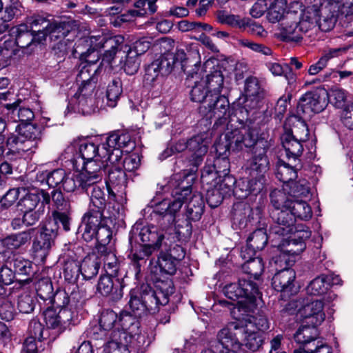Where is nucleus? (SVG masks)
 Listing matches in <instances>:
<instances>
[{"instance_id":"nucleus-23","label":"nucleus","mask_w":353,"mask_h":353,"mask_svg":"<svg viewBox=\"0 0 353 353\" xmlns=\"http://www.w3.org/2000/svg\"><path fill=\"white\" fill-rule=\"evenodd\" d=\"M67 313L65 309H60L59 312L51 307L46 310L43 316L47 330H52L55 335L61 333L65 327V321L63 319V316Z\"/></svg>"},{"instance_id":"nucleus-46","label":"nucleus","mask_w":353,"mask_h":353,"mask_svg":"<svg viewBox=\"0 0 353 353\" xmlns=\"http://www.w3.org/2000/svg\"><path fill=\"white\" fill-rule=\"evenodd\" d=\"M294 219L307 221L312 216V210L310 205L301 200H292L291 207L289 208Z\"/></svg>"},{"instance_id":"nucleus-52","label":"nucleus","mask_w":353,"mask_h":353,"mask_svg":"<svg viewBox=\"0 0 353 353\" xmlns=\"http://www.w3.org/2000/svg\"><path fill=\"white\" fill-rule=\"evenodd\" d=\"M270 201L274 210L289 209L291 207L292 199L285 194L284 190H274L270 193Z\"/></svg>"},{"instance_id":"nucleus-18","label":"nucleus","mask_w":353,"mask_h":353,"mask_svg":"<svg viewBox=\"0 0 353 353\" xmlns=\"http://www.w3.org/2000/svg\"><path fill=\"white\" fill-rule=\"evenodd\" d=\"M82 165L83 170L80 172L85 176V179L90 186L101 181L105 170L108 168L103 159L99 157V159L94 158L88 161H83Z\"/></svg>"},{"instance_id":"nucleus-53","label":"nucleus","mask_w":353,"mask_h":353,"mask_svg":"<svg viewBox=\"0 0 353 353\" xmlns=\"http://www.w3.org/2000/svg\"><path fill=\"white\" fill-rule=\"evenodd\" d=\"M152 252L153 250L151 248L141 245L139 250L131 254V260L137 274L141 271V267L145 264L147 257H148Z\"/></svg>"},{"instance_id":"nucleus-2","label":"nucleus","mask_w":353,"mask_h":353,"mask_svg":"<svg viewBox=\"0 0 353 353\" xmlns=\"http://www.w3.org/2000/svg\"><path fill=\"white\" fill-rule=\"evenodd\" d=\"M191 186L180 188L175 192L179 196L173 201L163 199L156 205L150 214L151 220L157 225L143 227L139 232V237L143 246L150 247L152 250L159 248L163 244L166 246L180 241L185 233L180 230V225H173L176 214L181 208L183 203L190 196Z\"/></svg>"},{"instance_id":"nucleus-19","label":"nucleus","mask_w":353,"mask_h":353,"mask_svg":"<svg viewBox=\"0 0 353 353\" xmlns=\"http://www.w3.org/2000/svg\"><path fill=\"white\" fill-rule=\"evenodd\" d=\"M97 290L103 296H109L117 301L123 296V285L116 276L109 274L101 276L97 284Z\"/></svg>"},{"instance_id":"nucleus-43","label":"nucleus","mask_w":353,"mask_h":353,"mask_svg":"<svg viewBox=\"0 0 353 353\" xmlns=\"http://www.w3.org/2000/svg\"><path fill=\"white\" fill-rule=\"evenodd\" d=\"M141 301L145 305V313L155 314L159 311V306L161 305L162 299L159 297L154 290L149 288L145 289L141 293Z\"/></svg>"},{"instance_id":"nucleus-16","label":"nucleus","mask_w":353,"mask_h":353,"mask_svg":"<svg viewBox=\"0 0 353 353\" xmlns=\"http://www.w3.org/2000/svg\"><path fill=\"white\" fill-rule=\"evenodd\" d=\"M299 312L303 318L308 319L307 323L314 325H321L325 318L323 303L320 300H303Z\"/></svg>"},{"instance_id":"nucleus-63","label":"nucleus","mask_w":353,"mask_h":353,"mask_svg":"<svg viewBox=\"0 0 353 353\" xmlns=\"http://www.w3.org/2000/svg\"><path fill=\"white\" fill-rule=\"evenodd\" d=\"M217 18L220 23L233 27L241 28L247 24L245 19H241L239 15L228 14L225 11H219Z\"/></svg>"},{"instance_id":"nucleus-26","label":"nucleus","mask_w":353,"mask_h":353,"mask_svg":"<svg viewBox=\"0 0 353 353\" xmlns=\"http://www.w3.org/2000/svg\"><path fill=\"white\" fill-rule=\"evenodd\" d=\"M234 318L238 320L235 323H242V325L252 324L253 325L252 329L261 333L267 330L270 327L268 319L261 312L256 314L255 316H250L248 314V312H241L235 315Z\"/></svg>"},{"instance_id":"nucleus-28","label":"nucleus","mask_w":353,"mask_h":353,"mask_svg":"<svg viewBox=\"0 0 353 353\" xmlns=\"http://www.w3.org/2000/svg\"><path fill=\"white\" fill-rule=\"evenodd\" d=\"M20 101L12 103L6 105L8 110V114L9 118L13 122H21L22 126L25 124H29L28 122L32 121L34 115L32 110L28 108L21 107L19 105Z\"/></svg>"},{"instance_id":"nucleus-13","label":"nucleus","mask_w":353,"mask_h":353,"mask_svg":"<svg viewBox=\"0 0 353 353\" xmlns=\"http://www.w3.org/2000/svg\"><path fill=\"white\" fill-rule=\"evenodd\" d=\"M229 101L223 95H213L206 99L205 105H202L200 111L208 119L221 120L227 115L229 109Z\"/></svg>"},{"instance_id":"nucleus-47","label":"nucleus","mask_w":353,"mask_h":353,"mask_svg":"<svg viewBox=\"0 0 353 353\" xmlns=\"http://www.w3.org/2000/svg\"><path fill=\"white\" fill-rule=\"evenodd\" d=\"M102 252L101 254V261L103 262L104 269L107 273L110 276H117L119 264L116 255L110 251H107L105 246L101 248Z\"/></svg>"},{"instance_id":"nucleus-6","label":"nucleus","mask_w":353,"mask_h":353,"mask_svg":"<svg viewBox=\"0 0 353 353\" xmlns=\"http://www.w3.org/2000/svg\"><path fill=\"white\" fill-rule=\"evenodd\" d=\"M76 51L79 52L82 59L80 65V70L77 77V81L80 83L77 94L84 96L93 97L94 91L97 81V74L102 69V65L97 66V61L99 60V54L92 48L86 47L85 43L80 42V39L77 43Z\"/></svg>"},{"instance_id":"nucleus-45","label":"nucleus","mask_w":353,"mask_h":353,"mask_svg":"<svg viewBox=\"0 0 353 353\" xmlns=\"http://www.w3.org/2000/svg\"><path fill=\"white\" fill-rule=\"evenodd\" d=\"M81 274L85 279H91L99 272V261L94 255L85 257L80 264Z\"/></svg>"},{"instance_id":"nucleus-36","label":"nucleus","mask_w":353,"mask_h":353,"mask_svg":"<svg viewBox=\"0 0 353 353\" xmlns=\"http://www.w3.org/2000/svg\"><path fill=\"white\" fill-rule=\"evenodd\" d=\"M251 208L244 202H237L232 208L233 224L239 228H245L249 221Z\"/></svg>"},{"instance_id":"nucleus-21","label":"nucleus","mask_w":353,"mask_h":353,"mask_svg":"<svg viewBox=\"0 0 353 353\" xmlns=\"http://www.w3.org/2000/svg\"><path fill=\"white\" fill-rule=\"evenodd\" d=\"M277 37L285 41H300L302 34L299 30L295 12L288 13L286 21L280 24Z\"/></svg>"},{"instance_id":"nucleus-7","label":"nucleus","mask_w":353,"mask_h":353,"mask_svg":"<svg viewBox=\"0 0 353 353\" xmlns=\"http://www.w3.org/2000/svg\"><path fill=\"white\" fill-rule=\"evenodd\" d=\"M223 293L229 299L236 301V303H230L234 305L232 314L235 316L241 312H248L253 310L259 292L255 283L242 279L238 283L226 285Z\"/></svg>"},{"instance_id":"nucleus-41","label":"nucleus","mask_w":353,"mask_h":353,"mask_svg":"<svg viewBox=\"0 0 353 353\" xmlns=\"http://www.w3.org/2000/svg\"><path fill=\"white\" fill-rule=\"evenodd\" d=\"M275 174L280 181L286 184V187H288L293 182L292 181L297 177L296 170L294 168L283 161H278Z\"/></svg>"},{"instance_id":"nucleus-24","label":"nucleus","mask_w":353,"mask_h":353,"mask_svg":"<svg viewBox=\"0 0 353 353\" xmlns=\"http://www.w3.org/2000/svg\"><path fill=\"white\" fill-rule=\"evenodd\" d=\"M296 274L291 268H284L277 272L272 278V286L279 292H292Z\"/></svg>"},{"instance_id":"nucleus-5","label":"nucleus","mask_w":353,"mask_h":353,"mask_svg":"<svg viewBox=\"0 0 353 353\" xmlns=\"http://www.w3.org/2000/svg\"><path fill=\"white\" fill-rule=\"evenodd\" d=\"M339 6L335 2L323 1L319 6L312 5L307 6L299 14L295 13L301 34L306 33L317 26L323 32L331 30L339 17Z\"/></svg>"},{"instance_id":"nucleus-56","label":"nucleus","mask_w":353,"mask_h":353,"mask_svg":"<svg viewBox=\"0 0 353 353\" xmlns=\"http://www.w3.org/2000/svg\"><path fill=\"white\" fill-rule=\"evenodd\" d=\"M10 264L14 268V274L28 276L33 272L32 263L21 256H15Z\"/></svg>"},{"instance_id":"nucleus-30","label":"nucleus","mask_w":353,"mask_h":353,"mask_svg":"<svg viewBox=\"0 0 353 353\" xmlns=\"http://www.w3.org/2000/svg\"><path fill=\"white\" fill-rule=\"evenodd\" d=\"M245 92L246 96L245 106L256 108L259 100L263 97V90L255 77H249L245 81Z\"/></svg>"},{"instance_id":"nucleus-49","label":"nucleus","mask_w":353,"mask_h":353,"mask_svg":"<svg viewBox=\"0 0 353 353\" xmlns=\"http://www.w3.org/2000/svg\"><path fill=\"white\" fill-rule=\"evenodd\" d=\"M244 260L245 262L243 265V271L257 279L264 269L262 259L259 257L251 259V256H248Z\"/></svg>"},{"instance_id":"nucleus-57","label":"nucleus","mask_w":353,"mask_h":353,"mask_svg":"<svg viewBox=\"0 0 353 353\" xmlns=\"http://www.w3.org/2000/svg\"><path fill=\"white\" fill-rule=\"evenodd\" d=\"M40 205V197L37 194H26L19 201L18 208L21 212L31 211Z\"/></svg>"},{"instance_id":"nucleus-60","label":"nucleus","mask_w":353,"mask_h":353,"mask_svg":"<svg viewBox=\"0 0 353 353\" xmlns=\"http://www.w3.org/2000/svg\"><path fill=\"white\" fill-rule=\"evenodd\" d=\"M35 299L29 292L21 293L17 299V307L20 312L29 314L32 312L35 307Z\"/></svg>"},{"instance_id":"nucleus-20","label":"nucleus","mask_w":353,"mask_h":353,"mask_svg":"<svg viewBox=\"0 0 353 353\" xmlns=\"http://www.w3.org/2000/svg\"><path fill=\"white\" fill-rule=\"evenodd\" d=\"M76 146L79 148V157L74 159L73 163L77 168L79 160L83 163V161H88L94 158L99 159V157H104L107 154V147L105 143L99 145L92 142L83 140L78 143H75L74 147Z\"/></svg>"},{"instance_id":"nucleus-10","label":"nucleus","mask_w":353,"mask_h":353,"mask_svg":"<svg viewBox=\"0 0 353 353\" xmlns=\"http://www.w3.org/2000/svg\"><path fill=\"white\" fill-rule=\"evenodd\" d=\"M328 93L325 89L307 92L299 100L298 112L310 116L312 113L322 112L327 105Z\"/></svg>"},{"instance_id":"nucleus-1","label":"nucleus","mask_w":353,"mask_h":353,"mask_svg":"<svg viewBox=\"0 0 353 353\" xmlns=\"http://www.w3.org/2000/svg\"><path fill=\"white\" fill-rule=\"evenodd\" d=\"M269 137H258L253 130H240L235 129L228 132L224 135L223 141L215 144L216 152L224 154L226 151L238 152L243 148H253V156L248 162L247 169L251 176L250 179H240L232 192L240 199L247 198L250 194L256 195L263 189L264 174L269 169V160L266 155L271 145Z\"/></svg>"},{"instance_id":"nucleus-8","label":"nucleus","mask_w":353,"mask_h":353,"mask_svg":"<svg viewBox=\"0 0 353 353\" xmlns=\"http://www.w3.org/2000/svg\"><path fill=\"white\" fill-rule=\"evenodd\" d=\"M41 134L39 126L25 124L19 127L18 134H12L8 138L7 145L10 150L18 153L33 152L37 148Z\"/></svg>"},{"instance_id":"nucleus-31","label":"nucleus","mask_w":353,"mask_h":353,"mask_svg":"<svg viewBox=\"0 0 353 353\" xmlns=\"http://www.w3.org/2000/svg\"><path fill=\"white\" fill-rule=\"evenodd\" d=\"M10 34L14 37V48H24L28 47L34 41L32 33L27 23H21L10 30Z\"/></svg>"},{"instance_id":"nucleus-29","label":"nucleus","mask_w":353,"mask_h":353,"mask_svg":"<svg viewBox=\"0 0 353 353\" xmlns=\"http://www.w3.org/2000/svg\"><path fill=\"white\" fill-rule=\"evenodd\" d=\"M268 242V236L264 229L260 228L256 230L248 238L247 245L243 248L241 252V256L243 259H246L245 252L250 250L252 255L255 254L256 250L264 248Z\"/></svg>"},{"instance_id":"nucleus-22","label":"nucleus","mask_w":353,"mask_h":353,"mask_svg":"<svg viewBox=\"0 0 353 353\" xmlns=\"http://www.w3.org/2000/svg\"><path fill=\"white\" fill-rule=\"evenodd\" d=\"M230 183H233L231 179L229 177L225 178L220 183L214 185V188L208 190L206 200L211 208H216L225 197L231 194L232 188Z\"/></svg>"},{"instance_id":"nucleus-17","label":"nucleus","mask_w":353,"mask_h":353,"mask_svg":"<svg viewBox=\"0 0 353 353\" xmlns=\"http://www.w3.org/2000/svg\"><path fill=\"white\" fill-rule=\"evenodd\" d=\"M106 194L104 191L103 188H101L98 185H93V188L90 196V205L89 208H94L96 210H100L101 212L107 211L108 217H116L118 212L114 210H110V207L107 209V205L112 204V201H114L115 197L111 195L110 198V193L108 192V199L106 198Z\"/></svg>"},{"instance_id":"nucleus-48","label":"nucleus","mask_w":353,"mask_h":353,"mask_svg":"<svg viewBox=\"0 0 353 353\" xmlns=\"http://www.w3.org/2000/svg\"><path fill=\"white\" fill-rule=\"evenodd\" d=\"M18 49L14 48L12 40H7L0 46V69L4 68L11 63V59L17 54Z\"/></svg>"},{"instance_id":"nucleus-32","label":"nucleus","mask_w":353,"mask_h":353,"mask_svg":"<svg viewBox=\"0 0 353 353\" xmlns=\"http://www.w3.org/2000/svg\"><path fill=\"white\" fill-rule=\"evenodd\" d=\"M281 143L289 159H292L296 161L302 154L303 142L294 139L290 132H286L282 135Z\"/></svg>"},{"instance_id":"nucleus-62","label":"nucleus","mask_w":353,"mask_h":353,"mask_svg":"<svg viewBox=\"0 0 353 353\" xmlns=\"http://www.w3.org/2000/svg\"><path fill=\"white\" fill-rule=\"evenodd\" d=\"M122 93L121 83L120 80H113L108 86L106 96L108 101V105L114 107L117 100Z\"/></svg>"},{"instance_id":"nucleus-25","label":"nucleus","mask_w":353,"mask_h":353,"mask_svg":"<svg viewBox=\"0 0 353 353\" xmlns=\"http://www.w3.org/2000/svg\"><path fill=\"white\" fill-rule=\"evenodd\" d=\"M105 183L110 195L116 197L113 190H116L117 192H123L126 186L127 179L125 172L120 167L109 168ZM110 198H111V196H110Z\"/></svg>"},{"instance_id":"nucleus-51","label":"nucleus","mask_w":353,"mask_h":353,"mask_svg":"<svg viewBox=\"0 0 353 353\" xmlns=\"http://www.w3.org/2000/svg\"><path fill=\"white\" fill-rule=\"evenodd\" d=\"M327 279L325 274L316 277L307 285V292L314 296L325 294L328 289Z\"/></svg>"},{"instance_id":"nucleus-58","label":"nucleus","mask_w":353,"mask_h":353,"mask_svg":"<svg viewBox=\"0 0 353 353\" xmlns=\"http://www.w3.org/2000/svg\"><path fill=\"white\" fill-rule=\"evenodd\" d=\"M155 65H157L161 74L166 75L170 74L175 64V57L172 53H167L159 57L154 61Z\"/></svg>"},{"instance_id":"nucleus-55","label":"nucleus","mask_w":353,"mask_h":353,"mask_svg":"<svg viewBox=\"0 0 353 353\" xmlns=\"http://www.w3.org/2000/svg\"><path fill=\"white\" fill-rule=\"evenodd\" d=\"M51 40L65 39L70 32V26L67 23H50L48 30Z\"/></svg>"},{"instance_id":"nucleus-50","label":"nucleus","mask_w":353,"mask_h":353,"mask_svg":"<svg viewBox=\"0 0 353 353\" xmlns=\"http://www.w3.org/2000/svg\"><path fill=\"white\" fill-rule=\"evenodd\" d=\"M19 7L20 3L18 0H10L9 3L6 6L5 10L1 17L3 22L0 24V33L4 32L8 28L7 23L14 18Z\"/></svg>"},{"instance_id":"nucleus-15","label":"nucleus","mask_w":353,"mask_h":353,"mask_svg":"<svg viewBox=\"0 0 353 353\" xmlns=\"http://www.w3.org/2000/svg\"><path fill=\"white\" fill-rule=\"evenodd\" d=\"M103 212L89 208L88 212L82 217L80 230L82 232V237L85 241H92L95 231L102 225L101 220L104 216Z\"/></svg>"},{"instance_id":"nucleus-40","label":"nucleus","mask_w":353,"mask_h":353,"mask_svg":"<svg viewBox=\"0 0 353 353\" xmlns=\"http://www.w3.org/2000/svg\"><path fill=\"white\" fill-rule=\"evenodd\" d=\"M286 0H274L267 12V19L270 23H276L288 15Z\"/></svg>"},{"instance_id":"nucleus-27","label":"nucleus","mask_w":353,"mask_h":353,"mask_svg":"<svg viewBox=\"0 0 353 353\" xmlns=\"http://www.w3.org/2000/svg\"><path fill=\"white\" fill-rule=\"evenodd\" d=\"M155 290L159 297L162 299L161 304L166 305L169 301V296L174 293V288L172 279L165 275L152 274Z\"/></svg>"},{"instance_id":"nucleus-54","label":"nucleus","mask_w":353,"mask_h":353,"mask_svg":"<svg viewBox=\"0 0 353 353\" xmlns=\"http://www.w3.org/2000/svg\"><path fill=\"white\" fill-rule=\"evenodd\" d=\"M81 273L80 264L75 260H68L63 266V276L68 283H74Z\"/></svg>"},{"instance_id":"nucleus-59","label":"nucleus","mask_w":353,"mask_h":353,"mask_svg":"<svg viewBox=\"0 0 353 353\" xmlns=\"http://www.w3.org/2000/svg\"><path fill=\"white\" fill-rule=\"evenodd\" d=\"M107 147V154L104 157H101L103 161L107 164V168H114L115 167H120V161H121L123 152L120 148Z\"/></svg>"},{"instance_id":"nucleus-12","label":"nucleus","mask_w":353,"mask_h":353,"mask_svg":"<svg viewBox=\"0 0 353 353\" xmlns=\"http://www.w3.org/2000/svg\"><path fill=\"white\" fill-rule=\"evenodd\" d=\"M210 141V137L207 132L196 134L188 140L189 161L194 168H197L202 163L203 157L208 152Z\"/></svg>"},{"instance_id":"nucleus-37","label":"nucleus","mask_w":353,"mask_h":353,"mask_svg":"<svg viewBox=\"0 0 353 353\" xmlns=\"http://www.w3.org/2000/svg\"><path fill=\"white\" fill-rule=\"evenodd\" d=\"M176 271V261L171 256L165 254L158 259L157 265L151 268L152 274L172 275Z\"/></svg>"},{"instance_id":"nucleus-38","label":"nucleus","mask_w":353,"mask_h":353,"mask_svg":"<svg viewBox=\"0 0 353 353\" xmlns=\"http://www.w3.org/2000/svg\"><path fill=\"white\" fill-rule=\"evenodd\" d=\"M85 178V176L82 175L81 172L71 176L65 174V177L62 182L63 190L68 192H73L79 190H87L90 185Z\"/></svg>"},{"instance_id":"nucleus-61","label":"nucleus","mask_w":353,"mask_h":353,"mask_svg":"<svg viewBox=\"0 0 353 353\" xmlns=\"http://www.w3.org/2000/svg\"><path fill=\"white\" fill-rule=\"evenodd\" d=\"M331 103L338 108L345 107V103L350 98V94L342 88L332 89L330 93L328 94Z\"/></svg>"},{"instance_id":"nucleus-3","label":"nucleus","mask_w":353,"mask_h":353,"mask_svg":"<svg viewBox=\"0 0 353 353\" xmlns=\"http://www.w3.org/2000/svg\"><path fill=\"white\" fill-rule=\"evenodd\" d=\"M80 42L85 43L86 47L92 48L96 52L101 48L105 50L101 62V65H105V70L109 71L112 69L111 63L117 53L125 54L123 67L126 74L132 75L139 70L140 65L139 54L124 43V37L121 35L110 37L98 32L81 38Z\"/></svg>"},{"instance_id":"nucleus-9","label":"nucleus","mask_w":353,"mask_h":353,"mask_svg":"<svg viewBox=\"0 0 353 353\" xmlns=\"http://www.w3.org/2000/svg\"><path fill=\"white\" fill-rule=\"evenodd\" d=\"M317 325H302L294 334L300 349L306 353H332V348L322 339H318Z\"/></svg>"},{"instance_id":"nucleus-11","label":"nucleus","mask_w":353,"mask_h":353,"mask_svg":"<svg viewBox=\"0 0 353 353\" xmlns=\"http://www.w3.org/2000/svg\"><path fill=\"white\" fill-rule=\"evenodd\" d=\"M51 225V222H48L45 224L39 234L37 235L34 240L32 244L34 258L42 263L46 261L52 245L54 243V239L57 236V228H53Z\"/></svg>"},{"instance_id":"nucleus-4","label":"nucleus","mask_w":353,"mask_h":353,"mask_svg":"<svg viewBox=\"0 0 353 353\" xmlns=\"http://www.w3.org/2000/svg\"><path fill=\"white\" fill-rule=\"evenodd\" d=\"M252 327V324L232 323L229 327L222 329L218 334V343L223 353H241L242 344L239 336L243 337L247 348L252 352L257 351L263 343V335Z\"/></svg>"},{"instance_id":"nucleus-35","label":"nucleus","mask_w":353,"mask_h":353,"mask_svg":"<svg viewBox=\"0 0 353 353\" xmlns=\"http://www.w3.org/2000/svg\"><path fill=\"white\" fill-rule=\"evenodd\" d=\"M34 232V229H30L8 236L2 239V245H4L5 250H13L18 249L30 241L32 234Z\"/></svg>"},{"instance_id":"nucleus-44","label":"nucleus","mask_w":353,"mask_h":353,"mask_svg":"<svg viewBox=\"0 0 353 353\" xmlns=\"http://www.w3.org/2000/svg\"><path fill=\"white\" fill-rule=\"evenodd\" d=\"M209 93L220 95L223 85V76L220 70H215L207 75L205 81H203Z\"/></svg>"},{"instance_id":"nucleus-64","label":"nucleus","mask_w":353,"mask_h":353,"mask_svg":"<svg viewBox=\"0 0 353 353\" xmlns=\"http://www.w3.org/2000/svg\"><path fill=\"white\" fill-rule=\"evenodd\" d=\"M36 290L38 296L43 299H51L53 294V287L48 278H42L36 283Z\"/></svg>"},{"instance_id":"nucleus-14","label":"nucleus","mask_w":353,"mask_h":353,"mask_svg":"<svg viewBox=\"0 0 353 353\" xmlns=\"http://www.w3.org/2000/svg\"><path fill=\"white\" fill-rule=\"evenodd\" d=\"M272 217L274 223L270 228V234L285 236L293 232L295 219L290 209L274 210Z\"/></svg>"},{"instance_id":"nucleus-33","label":"nucleus","mask_w":353,"mask_h":353,"mask_svg":"<svg viewBox=\"0 0 353 353\" xmlns=\"http://www.w3.org/2000/svg\"><path fill=\"white\" fill-rule=\"evenodd\" d=\"M157 0H138L134 3L136 9L130 10L128 11V15L123 14L121 16V21H127L131 20L130 18H128V16L130 17H143L146 14H154L157 9L156 5Z\"/></svg>"},{"instance_id":"nucleus-42","label":"nucleus","mask_w":353,"mask_h":353,"mask_svg":"<svg viewBox=\"0 0 353 353\" xmlns=\"http://www.w3.org/2000/svg\"><path fill=\"white\" fill-rule=\"evenodd\" d=\"M65 177V172L63 169H56L52 172L43 171L37 175L38 181L43 183L46 181L49 187L54 188L62 183Z\"/></svg>"},{"instance_id":"nucleus-39","label":"nucleus","mask_w":353,"mask_h":353,"mask_svg":"<svg viewBox=\"0 0 353 353\" xmlns=\"http://www.w3.org/2000/svg\"><path fill=\"white\" fill-rule=\"evenodd\" d=\"M105 145L110 148H127L125 150L128 152L134 148V143L132 141L128 134H119V132H113L110 134L106 139Z\"/></svg>"},{"instance_id":"nucleus-34","label":"nucleus","mask_w":353,"mask_h":353,"mask_svg":"<svg viewBox=\"0 0 353 353\" xmlns=\"http://www.w3.org/2000/svg\"><path fill=\"white\" fill-rule=\"evenodd\" d=\"M41 194L43 203L50 204L52 202L53 211H70V204L65 199L61 191L54 190L50 194L45 191H41Z\"/></svg>"}]
</instances>
